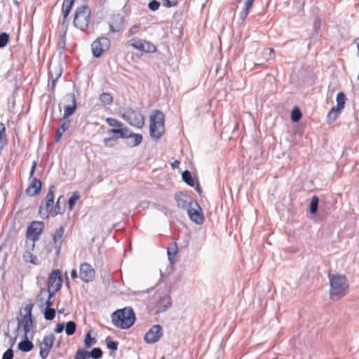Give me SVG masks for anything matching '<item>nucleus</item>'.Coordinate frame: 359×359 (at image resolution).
Here are the masks:
<instances>
[{
    "instance_id": "1",
    "label": "nucleus",
    "mask_w": 359,
    "mask_h": 359,
    "mask_svg": "<svg viewBox=\"0 0 359 359\" xmlns=\"http://www.w3.org/2000/svg\"><path fill=\"white\" fill-rule=\"evenodd\" d=\"M330 281V297L333 301H339L346 295L349 284L345 275L328 273Z\"/></svg>"
},
{
    "instance_id": "2",
    "label": "nucleus",
    "mask_w": 359,
    "mask_h": 359,
    "mask_svg": "<svg viewBox=\"0 0 359 359\" xmlns=\"http://www.w3.org/2000/svg\"><path fill=\"white\" fill-rule=\"evenodd\" d=\"M113 325L121 329L130 328L135 321L134 311L130 307L118 309L111 314Z\"/></svg>"
},
{
    "instance_id": "3",
    "label": "nucleus",
    "mask_w": 359,
    "mask_h": 359,
    "mask_svg": "<svg viewBox=\"0 0 359 359\" xmlns=\"http://www.w3.org/2000/svg\"><path fill=\"white\" fill-rule=\"evenodd\" d=\"M149 135L151 137L157 141L161 139L165 130V116L163 112L156 109L150 116Z\"/></svg>"
},
{
    "instance_id": "4",
    "label": "nucleus",
    "mask_w": 359,
    "mask_h": 359,
    "mask_svg": "<svg viewBox=\"0 0 359 359\" xmlns=\"http://www.w3.org/2000/svg\"><path fill=\"white\" fill-rule=\"evenodd\" d=\"M119 113L121 117L132 126L142 128L144 125V117L140 111L130 107H125L121 109Z\"/></svg>"
},
{
    "instance_id": "5",
    "label": "nucleus",
    "mask_w": 359,
    "mask_h": 359,
    "mask_svg": "<svg viewBox=\"0 0 359 359\" xmlns=\"http://www.w3.org/2000/svg\"><path fill=\"white\" fill-rule=\"evenodd\" d=\"M90 13L88 6L78 7L74 13V25L81 31L86 32L88 27Z\"/></svg>"
},
{
    "instance_id": "6",
    "label": "nucleus",
    "mask_w": 359,
    "mask_h": 359,
    "mask_svg": "<svg viewBox=\"0 0 359 359\" xmlns=\"http://www.w3.org/2000/svg\"><path fill=\"white\" fill-rule=\"evenodd\" d=\"M177 206L186 210L189 219L195 224L200 225L204 222L203 211L199 203H177Z\"/></svg>"
},
{
    "instance_id": "7",
    "label": "nucleus",
    "mask_w": 359,
    "mask_h": 359,
    "mask_svg": "<svg viewBox=\"0 0 359 359\" xmlns=\"http://www.w3.org/2000/svg\"><path fill=\"white\" fill-rule=\"evenodd\" d=\"M111 46L110 40L105 36L98 37L91 44L92 53L94 57H100L107 52Z\"/></svg>"
},
{
    "instance_id": "8",
    "label": "nucleus",
    "mask_w": 359,
    "mask_h": 359,
    "mask_svg": "<svg viewBox=\"0 0 359 359\" xmlns=\"http://www.w3.org/2000/svg\"><path fill=\"white\" fill-rule=\"evenodd\" d=\"M44 224L42 222H33L30 226H28L26 237L33 242L32 246V250L35 246L34 243L39 239Z\"/></svg>"
},
{
    "instance_id": "9",
    "label": "nucleus",
    "mask_w": 359,
    "mask_h": 359,
    "mask_svg": "<svg viewBox=\"0 0 359 359\" xmlns=\"http://www.w3.org/2000/svg\"><path fill=\"white\" fill-rule=\"evenodd\" d=\"M33 307L34 304H28L22 309L25 314L22 316L21 324L23 327L25 338L27 337L28 333L30 332L33 327V321L32 319V311Z\"/></svg>"
},
{
    "instance_id": "10",
    "label": "nucleus",
    "mask_w": 359,
    "mask_h": 359,
    "mask_svg": "<svg viewBox=\"0 0 359 359\" xmlns=\"http://www.w3.org/2000/svg\"><path fill=\"white\" fill-rule=\"evenodd\" d=\"M163 334V327L160 325H154L145 333L144 339L147 344H154L160 340Z\"/></svg>"
},
{
    "instance_id": "11",
    "label": "nucleus",
    "mask_w": 359,
    "mask_h": 359,
    "mask_svg": "<svg viewBox=\"0 0 359 359\" xmlns=\"http://www.w3.org/2000/svg\"><path fill=\"white\" fill-rule=\"evenodd\" d=\"M62 279L58 270H53L48 278L47 292H56L62 287Z\"/></svg>"
},
{
    "instance_id": "12",
    "label": "nucleus",
    "mask_w": 359,
    "mask_h": 359,
    "mask_svg": "<svg viewBox=\"0 0 359 359\" xmlns=\"http://www.w3.org/2000/svg\"><path fill=\"white\" fill-rule=\"evenodd\" d=\"M65 100L66 102H70L71 104L65 106L64 115L61 119L70 121L69 117L74 114L77 108L75 95L74 93L67 94L65 97Z\"/></svg>"
},
{
    "instance_id": "13",
    "label": "nucleus",
    "mask_w": 359,
    "mask_h": 359,
    "mask_svg": "<svg viewBox=\"0 0 359 359\" xmlns=\"http://www.w3.org/2000/svg\"><path fill=\"white\" fill-rule=\"evenodd\" d=\"M95 271L93 267L87 262L81 264L79 269V277L85 283H89L94 280Z\"/></svg>"
},
{
    "instance_id": "14",
    "label": "nucleus",
    "mask_w": 359,
    "mask_h": 359,
    "mask_svg": "<svg viewBox=\"0 0 359 359\" xmlns=\"http://www.w3.org/2000/svg\"><path fill=\"white\" fill-rule=\"evenodd\" d=\"M55 335L53 333L48 335H46L43 338V341L39 345V354L43 359H45L48 356L50 349L53 347Z\"/></svg>"
},
{
    "instance_id": "15",
    "label": "nucleus",
    "mask_w": 359,
    "mask_h": 359,
    "mask_svg": "<svg viewBox=\"0 0 359 359\" xmlns=\"http://www.w3.org/2000/svg\"><path fill=\"white\" fill-rule=\"evenodd\" d=\"M124 18L120 14L112 15L109 21V30L112 33H117L123 30Z\"/></svg>"
},
{
    "instance_id": "16",
    "label": "nucleus",
    "mask_w": 359,
    "mask_h": 359,
    "mask_svg": "<svg viewBox=\"0 0 359 359\" xmlns=\"http://www.w3.org/2000/svg\"><path fill=\"white\" fill-rule=\"evenodd\" d=\"M276 54L273 48H265L261 52V56L258 58V63L255 65H263L265 62H269L275 59Z\"/></svg>"
},
{
    "instance_id": "17",
    "label": "nucleus",
    "mask_w": 359,
    "mask_h": 359,
    "mask_svg": "<svg viewBox=\"0 0 359 359\" xmlns=\"http://www.w3.org/2000/svg\"><path fill=\"white\" fill-rule=\"evenodd\" d=\"M172 304L171 298L168 295H164L156 303L155 306L156 313H160L166 311Z\"/></svg>"
},
{
    "instance_id": "18",
    "label": "nucleus",
    "mask_w": 359,
    "mask_h": 359,
    "mask_svg": "<svg viewBox=\"0 0 359 359\" xmlns=\"http://www.w3.org/2000/svg\"><path fill=\"white\" fill-rule=\"evenodd\" d=\"M41 189V182L37 178H34L32 183L26 189V193L29 196H35L38 194Z\"/></svg>"
},
{
    "instance_id": "19",
    "label": "nucleus",
    "mask_w": 359,
    "mask_h": 359,
    "mask_svg": "<svg viewBox=\"0 0 359 359\" xmlns=\"http://www.w3.org/2000/svg\"><path fill=\"white\" fill-rule=\"evenodd\" d=\"M54 203H41L39 207V213L42 218H48L50 215L53 217Z\"/></svg>"
},
{
    "instance_id": "20",
    "label": "nucleus",
    "mask_w": 359,
    "mask_h": 359,
    "mask_svg": "<svg viewBox=\"0 0 359 359\" xmlns=\"http://www.w3.org/2000/svg\"><path fill=\"white\" fill-rule=\"evenodd\" d=\"M127 139H131V140H128L126 142V144L128 147H135L138 146L142 142V135L141 134L134 133L131 131H129Z\"/></svg>"
},
{
    "instance_id": "21",
    "label": "nucleus",
    "mask_w": 359,
    "mask_h": 359,
    "mask_svg": "<svg viewBox=\"0 0 359 359\" xmlns=\"http://www.w3.org/2000/svg\"><path fill=\"white\" fill-rule=\"evenodd\" d=\"M129 131V128L123 126L119 128L109 129L107 133L109 134H112L113 135H118V138L126 139L128 138Z\"/></svg>"
},
{
    "instance_id": "22",
    "label": "nucleus",
    "mask_w": 359,
    "mask_h": 359,
    "mask_svg": "<svg viewBox=\"0 0 359 359\" xmlns=\"http://www.w3.org/2000/svg\"><path fill=\"white\" fill-rule=\"evenodd\" d=\"M60 121H61V125L57 128V133H56V135L55 137V142H58L60 140L61 137H62V134L64 133V132L65 130H67L69 128V127L70 126V121H65L63 119H60Z\"/></svg>"
},
{
    "instance_id": "23",
    "label": "nucleus",
    "mask_w": 359,
    "mask_h": 359,
    "mask_svg": "<svg viewBox=\"0 0 359 359\" xmlns=\"http://www.w3.org/2000/svg\"><path fill=\"white\" fill-rule=\"evenodd\" d=\"M177 245L176 242L172 243L167 249L168 259L171 264L175 262V258L177 253Z\"/></svg>"
},
{
    "instance_id": "24",
    "label": "nucleus",
    "mask_w": 359,
    "mask_h": 359,
    "mask_svg": "<svg viewBox=\"0 0 359 359\" xmlns=\"http://www.w3.org/2000/svg\"><path fill=\"white\" fill-rule=\"evenodd\" d=\"M131 46H133L134 48L140 50L144 51V43L145 40L140 39H133L130 40L128 42Z\"/></svg>"
},
{
    "instance_id": "25",
    "label": "nucleus",
    "mask_w": 359,
    "mask_h": 359,
    "mask_svg": "<svg viewBox=\"0 0 359 359\" xmlns=\"http://www.w3.org/2000/svg\"><path fill=\"white\" fill-rule=\"evenodd\" d=\"M254 1L255 0H246L245 2L244 7L240 13V18L242 20H245L248 16L249 11L253 5Z\"/></svg>"
},
{
    "instance_id": "26",
    "label": "nucleus",
    "mask_w": 359,
    "mask_h": 359,
    "mask_svg": "<svg viewBox=\"0 0 359 359\" xmlns=\"http://www.w3.org/2000/svg\"><path fill=\"white\" fill-rule=\"evenodd\" d=\"M175 200L176 202H196L191 196L182 191L175 194Z\"/></svg>"
},
{
    "instance_id": "27",
    "label": "nucleus",
    "mask_w": 359,
    "mask_h": 359,
    "mask_svg": "<svg viewBox=\"0 0 359 359\" xmlns=\"http://www.w3.org/2000/svg\"><path fill=\"white\" fill-rule=\"evenodd\" d=\"M33 344L31 341L27 339V337L25 340L20 341L18 344V348L24 352H29L33 348Z\"/></svg>"
},
{
    "instance_id": "28",
    "label": "nucleus",
    "mask_w": 359,
    "mask_h": 359,
    "mask_svg": "<svg viewBox=\"0 0 359 359\" xmlns=\"http://www.w3.org/2000/svg\"><path fill=\"white\" fill-rule=\"evenodd\" d=\"M99 100L103 105L107 106L112 104L114 98L110 93H102L100 95Z\"/></svg>"
},
{
    "instance_id": "29",
    "label": "nucleus",
    "mask_w": 359,
    "mask_h": 359,
    "mask_svg": "<svg viewBox=\"0 0 359 359\" xmlns=\"http://www.w3.org/2000/svg\"><path fill=\"white\" fill-rule=\"evenodd\" d=\"M22 258L25 262L32 263L34 265L38 264V259L30 251H25L22 255Z\"/></svg>"
},
{
    "instance_id": "30",
    "label": "nucleus",
    "mask_w": 359,
    "mask_h": 359,
    "mask_svg": "<svg viewBox=\"0 0 359 359\" xmlns=\"http://www.w3.org/2000/svg\"><path fill=\"white\" fill-rule=\"evenodd\" d=\"M6 133L5 126L3 123H0V151L3 150L6 144Z\"/></svg>"
},
{
    "instance_id": "31",
    "label": "nucleus",
    "mask_w": 359,
    "mask_h": 359,
    "mask_svg": "<svg viewBox=\"0 0 359 359\" xmlns=\"http://www.w3.org/2000/svg\"><path fill=\"white\" fill-rule=\"evenodd\" d=\"M118 135H112L109 137H106L103 140L104 145L106 147H113L118 144Z\"/></svg>"
},
{
    "instance_id": "32",
    "label": "nucleus",
    "mask_w": 359,
    "mask_h": 359,
    "mask_svg": "<svg viewBox=\"0 0 359 359\" xmlns=\"http://www.w3.org/2000/svg\"><path fill=\"white\" fill-rule=\"evenodd\" d=\"M182 178L183 181L190 187L194 186V180L191 176V172L189 170H185L182 172Z\"/></svg>"
},
{
    "instance_id": "33",
    "label": "nucleus",
    "mask_w": 359,
    "mask_h": 359,
    "mask_svg": "<svg viewBox=\"0 0 359 359\" xmlns=\"http://www.w3.org/2000/svg\"><path fill=\"white\" fill-rule=\"evenodd\" d=\"M97 343V340L95 338L92 337L90 334V331L87 332V334L85 335L84 339V345L85 347L88 348L95 345Z\"/></svg>"
},
{
    "instance_id": "34",
    "label": "nucleus",
    "mask_w": 359,
    "mask_h": 359,
    "mask_svg": "<svg viewBox=\"0 0 359 359\" xmlns=\"http://www.w3.org/2000/svg\"><path fill=\"white\" fill-rule=\"evenodd\" d=\"M302 114L298 107H294L291 111V120L296 123L302 118Z\"/></svg>"
},
{
    "instance_id": "35",
    "label": "nucleus",
    "mask_w": 359,
    "mask_h": 359,
    "mask_svg": "<svg viewBox=\"0 0 359 359\" xmlns=\"http://www.w3.org/2000/svg\"><path fill=\"white\" fill-rule=\"evenodd\" d=\"M62 72V69H59L58 72H56V78H54L53 74L51 71L49 72V78L51 79V90L52 91L55 90L56 82H57V79L60 77Z\"/></svg>"
},
{
    "instance_id": "36",
    "label": "nucleus",
    "mask_w": 359,
    "mask_h": 359,
    "mask_svg": "<svg viewBox=\"0 0 359 359\" xmlns=\"http://www.w3.org/2000/svg\"><path fill=\"white\" fill-rule=\"evenodd\" d=\"M89 358L100 359L102 356V351L100 348H93L90 352L88 351Z\"/></svg>"
},
{
    "instance_id": "37",
    "label": "nucleus",
    "mask_w": 359,
    "mask_h": 359,
    "mask_svg": "<svg viewBox=\"0 0 359 359\" xmlns=\"http://www.w3.org/2000/svg\"><path fill=\"white\" fill-rule=\"evenodd\" d=\"M76 328V325L74 321H69L66 324L65 332L68 336L72 335Z\"/></svg>"
},
{
    "instance_id": "38",
    "label": "nucleus",
    "mask_w": 359,
    "mask_h": 359,
    "mask_svg": "<svg viewBox=\"0 0 359 359\" xmlns=\"http://www.w3.org/2000/svg\"><path fill=\"white\" fill-rule=\"evenodd\" d=\"M43 313L46 320H52L55 316V310L51 307L46 308Z\"/></svg>"
},
{
    "instance_id": "39",
    "label": "nucleus",
    "mask_w": 359,
    "mask_h": 359,
    "mask_svg": "<svg viewBox=\"0 0 359 359\" xmlns=\"http://www.w3.org/2000/svg\"><path fill=\"white\" fill-rule=\"evenodd\" d=\"M65 229L63 226H60L59 228H57L55 233L53 234V242L56 244L58 241H60L63 234H64Z\"/></svg>"
},
{
    "instance_id": "40",
    "label": "nucleus",
    "mask_w": 359,
    "mask_h": 359,
    "mask_svg": "<svg viewBox=\"0 0 359 359\" xmlns=\"http://www.w3.org/2000/svg\"><path fill=\"white\" fill-rule=\"evenodd\" d=\"M74 359H90L88 351L83 348L78 349Z\"/></svg>"
},
{
    "instance_id": "41",
    "label": "nucleus",
    "mask_w": 359,
    "mask_h": 359,
    "mask_svg": "<svg viewBox=\"0 0 359 359\" xmlns=\"http://www.w3.org/2000/svg\"><path fill=\"white\" fill-rule=\"evenodd\" d=\"M337 104H338L339 107H344L346 100V97L345 94L342 92L338 93L337 95Z\"/></svg>"
},
{
    "instance_id": "42",
    "label": "nucleus",
    "mask_w": 359,
    "mask_h": 359,
    "mask_svg": "<svg viewBox=\"0 0 359 359\" xmlns=\"http://www.w3.org/2000/svg\"><path fill=\"white\" fill-rule=\"evenodd\" d=\"M106 122L111 127H118V128L123 126V123L114 118H107Z\"/></svg>"
},
{
    "instance_id": "43",
    "label": "nucleus",
    "mask_w": 359,
    "mask_h": 359,
    "mask_svg": "<svg viewBox=\"0 0 359 359\" xmlns=\"http://www.w3.org/2000/svg\"><path fill=\"white\" fill-rule=\"evenodd\" d=\"M9 38V34L6 32L0 34V48H4L7 45Z\"/></svg>"
},
{
    "instance_id": "44",
    "label": "nucleus",
    "mask_w": 359,
    "mask_h": 359,
    "mask_svg": "<svg viewBox=\"0 0 359 359\" xmlns=\"http://www.w3.org/2000/svg\"><path fill=\"white\" fill-rule=\"evenodd\" d=\"M55 191V187L54 186H50L49 188V191L46 196V202H54V192Z\"/></svg>"
},
{
    "instance_id": "45",
    "label": "nucleus",
    "mask_w": 359,
    "mask_h": 359,
    "mask_svg": "<svg viewBox=\"0 0 359 359\" xmlns=\"http://www.w3.org/2000/svg\"><path fill=\"white\" fill-rule=\"evenodd\" d=\"M53 217H55L58 214H61L65 211V206H61L60 203H54Z\"/></svg>"
},
{
    "instance_id": "46",
    "label": "nucleus",
    "mask_w": 359,
    "mask_h": 359,
    "mask_svg": "<svg viewBox=\"0 0 359 359\" xmlns=\"http://www.w3.org/2000/svg\"><path fill=\"white\" fill-rule=\"evenodd\" d=\"M66 46V32H65L62 35H60V39L57 42V46L60 49L64 50Z\"/></svg>"
},
{
    "instance_id": "47",
    "label": "nucleus",
    "mask_w": 359,
    "mask_h": 359,
    "mask_svg": "<svg viewBox=\"0 0 359 359\" xmlns=\"http://www.w3.org/2000/svg\"><path fill=\"white\" fill-rule=\"evenodd\" d=\"M72 6L63 3L62 4V15L63 19L65 20L70 13Z\"/></svg>"
},
{
    "instance_id": "48",
    "label": "nucleus",
    "mask_w": 359,
    "mask_h": 359,
    "mask_svg": "<svg viewBox=\"0 0 359 359\" xmlns=\"http://www.w3.org/2000/svg\"><path fill=\"white\" fill-rule=\"evenodd\" d=\"M160 2L156 0H151L148 4V8L152 11H157L160 7Z\"/></svg>"
},
{
    "instance_id": "49",
    "label": "nucleus",
    "mask_w": 359,
    "mask_h": 359,
    "mask_svg": "<svg viewBox=\"0 0 359 359\" xmlns=\"http://www.w3.org/2000/svg\"><path fill=\"white\" fill-rule=\"evenodd\" d=\"M106 341H107V346L109 349L112 350V351L117 350L118 342L109 339V337L107 338Z\"/></svg>"
},
{
    "instance_id": "50",
    "label": "nucleus",
    "mask_w": 359,
    "mask_h": 359,
    "mask_svg": "<svg viewBox=\"0 0 359 359\" xmlns=\"http://www.w3.org/2000/svg\"><path fill=\"white\" fill-rule=\"evenodd\" d=\"M144 52L154 53L156 50V46L151 42L145 41L144 43Z\"/></svg>"
},
{
    "instance_id": "51",
    "label": "nucleus",
    "mask_w": 359,
    "mask_h": 359,
    "mask_svg": "<svg viewBox=\"0 0 359 359\" xmlns=\"http://www.w3.org/2000/svg\"><path fill=\"white\" fill-rule=\"evenodd\" d=\"M162 4L164 7L171 8L177 6L178 4V1L177 0H162Z\"/></svg>"
},
{
    "instance_id": "52",
    "label": "nucleus",
    "mask_w": 359,
    "mask_h": 359,
    "mask_svg": "<svg viewBox=\"0 0 359 359\" xmlns=\"http://www.w3.org/2000/svg\"><path fill=\"white\" fill-rule=\"evenodd\" d=\"M48 292V298L45 303L46 308L50 307L51 306L53 305V301L52 300V298L54 297L55 293L53 292Z\"/></svg>"
},
{
    "instance_id": "53",
    "label": "nucleus",
    "mask_w": 359,
    "mask_h": 359,
    "mask_svg": "<svg viewBox=\"0 0 359 359\" xmlns=\"http://www.w3.org/2000/svg\"><path fill=\"white\" fill-rule=\"evenodd\" d=\"M13 351L11 348H8L6 351L4 353L2 359H13Z\"/></svg>"
},
{
    "instance_id": "54",
    "label": "nucleus",
    "mask_w": 359,
    "mask_h": 359,
    "mask_svg": "<svg viewBox=\"0 0 359 359\" xmlns=\"http://www.w3.org/2000/svg\"><path fill=\"white\" fill-rule=\"evenodd\" d=\"M140 26L137 25H133L128 31V36H131L137 33Z\"/></svg>"
},
{
    "instance_id": "55",
    "label": "nucleus",
    "mask_w": 359,
    "mask_h": 359,
    "mask_svg": "<svg viewBox=\"0 0 359 359\" xmlns=\"http://www.w3.org/2000/svg\"><path fill=\"white\" fill-rule=\"evenodd\" d=\"M80 198V194L79 191H75L70 196L67 202H76L77 200Z\"/></svg>"
},
{
    "instance_id": "56",
    "label": "nucleus",
    "mask_w": 359,
    "mask_h": 359,
    "mask_svg": "<svg viewBox=\"0 0 359 359\" xmlns=\"http://www.w3.org/2000/svg\"><path fill=\"white\" fill-rule=\"evenodd\" d=\"M344 107H339L338 104H337V106L335 107H333L331 110H332V114H337V116H339V115L340 114L341 111H342V109H344Z\"/></svg>"
},
{
    "instance_id": "57",
    "label": "nucleus",
    "mask_w": 359,
    "mask_h": 359,
    "mask_svg": "<svg viewBox=\"0 0 359 359\" xmlns=\"http://www.w3.org/2000/svg\"><path fill=\"white\" fill-rule=\"evenodd\" d=\"M156 208L158 209V210H161L162 212H164V214L165 215H171V212H170L168 208H161V205L159 203H156Z\"/></svg>"
},
{
    "instance_id": "58",
    "label": "nucleus",
    "mask_w": 359,
    "mask_h": 359,
    "mask_svg": "<svg viewBox=\"0 0 359 359\" xmlns=\"http://www.w3.org/2000/svg\"><path fill=\"white\" fill-rule=\"evenodd\" d=\"M318 203H310V212L313 214L316 213L318 210Z\"/></svg>"
},
{
    "instance_id": "59",
    "label": "nucleus",
    "mask_w": 359,
    "mask_h": 359,
    "mask_svg": "<svg viewBox=\"0 0 359 359\" xmlns=\"http://www.w3.org/2000/svg\"><path fill=\"white\" fill-rule=\"evenodd\" d=\"M64 328H65V325L63 323H59L57 325L55 329V332L56 333H61L63 330H64Z\"/></svg>"
},
{
    "instance_id": "60",
    "label": "nucleus",
    "mask_w": 359,
    "mask_h": 359,
    "mask_svg": "<svg viewBox=\"0 0 359 359\" xmlns=\"http://www.w3.org/2000/svg\"><path fill=\"white\" fill-rule=\"evenodd\" d=\"M337 116L335 114H332V110L329 111L327 114V118L330 120L331 121H334L337 118Z\"/></svg>"
},
{
    "instance_id": "61",
    "label": "nucleus",
    "mask_w": 359,
    "mask_h": 359,
    "mask_svg": "<svg viewBox=\"0 0 359 359\" xmlns=\"http://www.w3.org/2000/svg\"><path fill=\"white\" fill-rule=\"evenodd\" d=\"M36 166V161H34V162L32 163V168H31V170H30V173H29V176H30V177H32V176L34 175V171H35Z\"/></svg>"
},
{
    "instance_id": "62",
    "label": "nucleus",
    "mask_w": 359,
    "mask_h": 359,
    "mask_svg": "<svg viewBox=\"0 0 359 359\" xmlns=\"http://www.w3.org/2000/svg\"><path fill=\"white\" fill-rule=\"evenodd\" d=\"M71 276L72 278H76L78 277L77 271L76 269H72L71 271Z\"/></svg>"
},
{
    "instance_id": "63",
    "label": "nucleus",
    "mask_w": 359,
    "mask_h": 359,
    "mask_svg": "<svg viewBox=\"0 0 359 359\" xmlns=\"http://www.w3.org/2000/svg\"><path fill=\"white\" fill-rule=\"evenodd\" d=\"M310 202H319L318 196L316 195L313 196Z\"/></svg>"
},
{
    "instance_id": "64",
    "label": "nucleus",
    "mask_w": 359,
    "mask_h": 359,
    "mask_svg": "<svg viewBox=\"0 0 359 359\" xmlns=\"http://www.w3.org/2000/svg\"><path fill=\"white\" fill-rule=\"evenodd\" d=\"M179 164H180V161H174V162L172 163V165H172V167L173 168H177V167H178Z\"/></svg>"
}]
</instances>
